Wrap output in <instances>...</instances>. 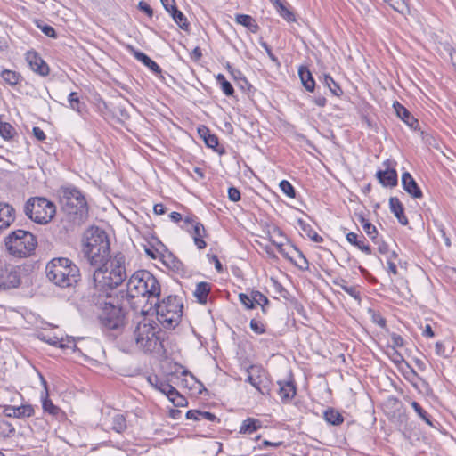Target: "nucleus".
<instances>
[{
    "instance_id": "864d4df0",
    "label": "nucleus",
    "mask_w": 456,
    "mask_h": 456,
    "mask_svg": "<svg viewBox=\"0 0 456 456\" xmlns=\"http://www.w3.org/2000/svg\"><path fill=\"white\" fill-rule=\"evenodd\" d=\"M373 243L378 246V251L381 255H387L389 253V246L387 242L380 240L378 236L372 240Z\"/></svg>"
},
{
    "instance_id": "37998d69",
    "label": "nucleus",
    "mask_w": 456,
    "mask_h": 456,
    "mask_svg": "<svg viewBox=\"0 0 456 456\" xmlns=\"http://www.w3.org/2000/svg\"><path fill=\"white\" fill-rule=\"evenodd\" d=\"M126 421L122 414H116L112 418V429L117 433H122L126 429Z\"/></svg>"
},
{
    "instance_id": "a878e982",
    "label": "nucleus",
    "mask_w": 456,
    "mask_h": 456,
    "mask_svg": "<svg viewBox=\"0 0 456 456\" xmlns=\"http://www.w3.org/2000/svg\"><path fill=\"white\" fill-rule=\"evenodd\" d=\"M262 427L261 420L255 418H247L240 427V434L251 435L256 432Z\"/></svg>"
},
{
    "instance_id": "7ed1b4c3",
    "label": "nucleus",
    "mask_w": 456,
    "mask_h": 456,
    "mask_svg": "<svg viewBox=\"0 0 456 456\" xmlns=\"http://www.w3.org/2000/svg\"><path fill=\"white\" fill-rule=\"evenodd\" d=\"M89 301L100 311L98 318L103 328L111 330H118L125 325L126 312L119 305L118 297L111 292H97L95 289L90 294Z\"/></svg>"
},
{
    "instance_id": "c9c22d12",
    "label": "nucleus",
    "mask_w": 456,
    "mask_h": 456,
    "mask_svg": "<svg viewBox=\"0 0 456 456\" xmlns=\"http://www.w3.org/2000/svg\"><path fill=\"white\" fill-rule=\"evenodd\" d=\"M273 5L275 6L278 13L287 21H295L296 18L294 13L289 11L280 0H272Z\"/></svg>"
},
{
    "instance_id": "09e8293b",
    "label": "nucleus",
    "mask_w": 456,
    "mask_h": 456,
    "mask_svg": "<svg viewBox=\"0 0 456 456\" xmlns=\"http://www.w3.org/2000/svg\"><path fill=\"white\" fill-rule=\"evenodd\" d=\"M395 11L403 13L408 10L406 0H388L387 2Z\"/></svg>"
},
{
    "instance_id": "58836bf2",
    "label": "nucleus",
    "mask_w": 456,
    "mask_h": 456,
    "mask_svg": "<svg viewBox=\"0 0 456 456\" xmlns=\"http://www.w3.org/2000/svg\"><path fill=\"white\" fill-rule=\"evenodd\" d=\"M323 83L324 85L330 89V93L333 95L340 96L343 94V90L340 87V86L334 81L331 76L330 75H324L323 77Z\"/></svg>"
},
{
    "instance_id": "603ef678",
    "label": "nucleus",
    "mask_w": 456,
    "mask_h": 456,
    "mask_svg": "<svg viewBox=\"0 0 456 456\" xmlns=\"http://www.w3.org/2000/svg\"><path fill=\"white\" fill-rule=\"evenodd\" d=\"M239 299L240 303L247 308V309H253L254 308V300L252 298V292L250 295H247L244 293H240L239 295Z\"/></svg>"
},
{
    "instance_id": "a19ab883",
    "label": "nucleus",
    "mask_w": 456,
    "mask_h": 456,
    "mask_svg": "<svg viewBox=\"0 0 456 456\" xmlns=\"http://www.w3.org/2000/svg\"><path fill=\"white\" fill-rule=\"evenodd\" d=\"M411 405L422 420H424L428 426L434 427L430 415L421 407L419 403L413 401L411 402Z\"/></svg>"
},
{
    "instance_id": "39448f33",
    "label": "nucleus",
    "mask_w": 456,
    "mask_h": 456,
    "mask_svg": "<svg viewBox=\"0 0 456 456\" xmlns=\"http://www.w3.org/2000/svg\"><path fill=\"white\" fill-rule=\"evenodd\" d=\"M45 274L50 282L61 289L76 286L81 277L78 266L67 257L50 260L45 266Z\"/></svg>"
},
{
    "instance_id": "a18cd8bd",
    "label": "nucleus",
    "mask_w": 456,
    "mask_h": 456,
    "mask_svg": "<svg viewBox=\"0 0 456 456\" xmlns=\"http://www.w3.org/2000/svg\"><path fill=\"white\" fill-rule=\"evenodd\" d=\"M340 288L347 293L349 296L354 297V299L360 301L361 300V295L360 291L355 286H348L346 282V281H342V283L339 284Z\"/></svg>"
},
{
    "instance_id": "69168bd1",
    "label": "nucleus",
    "mask_w": 456,
    "mask_h": 456,
    "mask_svg": "<svg viewBox=\"0 0 456 456\" xmlns=\"http://www.w3.org/2000/svg\"><path fill=\"white\" fill-rule=\"evenodd\" d=\"M436 353L437 355L443 356L444 358L449 356L445 352V346L444 343L440 341L436 343Z\"/></svg>"
},
{
    "instance_id": "052dcab7",
    "label": "nucleus",
    "mask_w": 456,
    "mask_h": 456,
    "mask_svg": "<svg viewBox=\"0 0 456 456\" xmlns=\"http://www.w3.org/2000/svg\"><path fill=\"white\" fill-rule=\"evenodd\" d=\"M260 45L265 50L268 57L273 61L278 62V58L273 53L270 45L264 40H260Z\"/></svg>"
},
{
    "instance_id": "774afa93",
    "label": "nucleus",
    "mask_w": 456,
    "mask_h": 456,
    "mask_svg": "<svg viewBox=\"0 0 456 456\" xmlns=\"http://www.w3.org/2000/svg\"><path fill=\"white\" fill-rule=\"evenodd\" d=\"M34 136L40 142L45 140L46 136L45 132L38 126H34L32 129Z\"/></svg>"
},
{
    "instance_id": "5701e85b",
    "label": "nucleus",
    "mask_w": 456,
    "mask_h": 456,
    "mask_svg": "<svg viewBox=\"0 0 456 456\" xmlns=\"http://www.w3.org/2000/svg\"><path fill=\"white\" fill-rule=\"evenodd\" d=\"M41 380L45 388V397L42 398V407H43L44 411L47 412L48 414H50L53 417H56V418L62 416L64 413L61 410V408L54 405L53 403V402L48 398V390H47V387H46L47 383L42 376H41Z\"/></svg>"
},
{
    "instance_id": "f3484780",
    "label": "nucleus",
    "mask_w": 456,
    "mask_h": 456,
    "mask_svg": "<svg viewBox=\"0 0 456 456\" xmlns=\"http://www.w3.org/2000/svg\"><path fill=\"white\" fill-rule=\"evenodd\" d=\"M4 413L9 418L22 419L31 417L34 414V408L30 404H23L20 406H6Z\"/></svg>"
},
{
    "instance_id": "4be33fe9",
    "label": "nucleus",
    "mask_w": 456,
    "mask_h": 456,
    "mask_svg": "<svg viewBox=\"0 0 456 456\" xmlns=\"http://www.w3.org/2000/svg\"><path fill=\"white\" fill-rule=\"evenodd\" d=\"M131 53H133L134 57L141 61L142 64H144L147 68H149L150 70H151L154 74L158 75L160 74L162 69L159 67V65L155 62L153 60H151L147 54H145L142 52L135 50L134 47L129 46Z\"/></svg>"
},
{
    "instance_id": "0eeeda50",
    "label": "nucleus",
    "mask_w": 456,
    "mask_h": 456,
    "mask_svg": "<svg viewBox=\"0 0 456 456\" xmlns=\"http://www.w3.org/2000/svg\"><path fill=\"white\" fill-rule=\"evenodd\" d=\"M82 252L91 265L102 264L110 253L107 233L97 227L87 230L84 237Z\"/></svg>"
},
{
    "instance_id": "bf43d9fd",
    "label": "nucleus",
    "mask_w": 456,
    "mask_h": 456,
    "mask_svg": "<svg viewBox=\"0 0 456 456\" xmlns=\"http://www.w3.org/2000/svg\"><path fill=\"white\" fill-rule=\"evenodd\" d=\"M294 249L297 252L298 257L301 261V264L297 265L296 264L301 270H306L308 269L309 263L306 259V257L304 256L302 251H300L297 248H294Z\"/></svg>"
},
{
    "instance_id": "f03ea898",
    "label": "nucleus",
    "mask_w": 456,
    "mask_h": 456,
    "mask_svg": "<svg viewBox=\"0 0 456 456\" xmlns=\"http://www.w3.org/2000/svg\"><path fill=\"white\" fill-rule=\"evenodd\" d=\"M94 273V289L97 292L108 290L110 292L114 288L122 284L126 279V256L118 252L113 257L109 256L102 263L95 265Z\"/></svg>"
},
{
    "instance_id": "9d476101",
    "label": "nucleus",
    "mask_w": 456,
    "mask_h": 456,
    "mask_svg": "<svg viewBox=\"0 0 456 456\" xmlns=\"http://www.w3.org/2000/svg\"><path fill=\"white\" fill-rule=\"evenodd\" d=\"M61 202L63 210L69 215H75L82 218L87 214L88 208L86 198L76 187L63 188Z\"/></svg>"
},
{
    "instance_id": "ddd939ff",
    "label": "nucleus",
    "mask_w": 456,
    "mask_h": 456,
    "mask_svg": "<svg viewBox=\"0 0 456 456\" xmlns=\"http://www.w3.org/2000/svg\"><path fill=\"white\" fill-rule=\"evenodd\" d=\"M26 61L29 68L37 74L45 77L49 74L50 69L47 63L39 56L37 52L28 51L26 53Z\"/></svg>"
},
{
    "instance_id": "680f3d73",
    "label": "nucleus",
    "mask_w": 456,
    "mask_h": 456,
    "mask_svg": "<svg viewBox=\"0 0 456 456\" xmlns=\"http://www.w3.org/2000/svg\"><path fill=\"white\" fill-rule=\"evenodd\" d=\"M208 257L209 262L213 263L215 265V268L216 269V271L218 273H223L224 268H223V265H222L220 260L218 259L217 256L208 255Z\"/></svg>"
},
{
    "instance_id": "e433bc0d",
    "label": "nucleus",
    "mask_w": 456,
    "mask_h": 456,
    "mask_svg": "<svg viewBox=\"0 0 456 456\" xmlns=\"http://www.w3.org/2000/svg\"><path fill=\"white\" fill-rule=\"evenodd\" d=\"M298 223V225L300 226V228L302 229V231L307 235V237H309L314 242H322L323 241V239L322 236H320L313 228L310 224H306L305 221H303L302 219H299L297 221Z\"/></svg>"
},
{
    "instance_id": "bb28decb",
    "label": "nucleus",
    "mask_w": 456,
    "mask_h": 456,
    "mask_svg": "<svg viewBox=\"0 0 456 456\" xmlns=\"http://www.w3.org/2000/svg\"><path fill=\"white\" fill-rule=\"evenodd\" d=\"M149 383L158 391L167 396L168 393L172 391L174 387L167 380L159 378L158 376H150L148 378Z\"/></svg>"
},
{
    "instance_id": "6ab92c4d",
    "label": "nucleus",
    "mask_w": 456,
    "mask_h": 456,
    "mask_svg": "<svg viewBox=\"0 0 456 456\" xmlns=\"http://www.w3.org/2000/svg\"><path fill=\"white\" fill-rule=\"evenodd\" d=\"M379 182L385 187H395L398 183L397 172L394 168L387 167L386 170H379L376 173Z\"/></svg>"
},
{
    "instance_id": "6e6d98bb",
    "label": "nucleus",
    "mask_w": 456,
    "mask_h": 456,
    "mask_svg": "<svg viewBox=\"0 0 456 456\" xmlns=\"http://www.w3.org/2000/svg\"><path fill=\"white\" fill-rule=\"evenodd\" d=\"M206 420L211 423H220V419L213 413L209 411H202L201 416H200V421Z\"/></svg>"
},
{
    "instance_id": "79ce46f5",
    "label": "nucleus",
    "mask_w": 456,
    "mask_h": 456,
    "mask_svg": "<svg viewBox=\"0 0 456 456\" xmlns=\"http://www.w3.org/2000/svg\"><path fill=\"white\" fill-rule=\"evenodd\" d=\"M175 406H185L187 404V400L184 396H183L175 387L172 388V391L168 393L167 396Z\"/></svg>"
},
{
    "instance_id": "423d86ee",
    "label": "nucleus",
    "mask_w": 456,
    "mask_h": 456,
    "mask_svg": "<svg viewBox=\"0 0 456 456\" xmlns=\"http://www.w3.org/2000/svg\"><path fill=\"white\" fill-rule=\"evenodd\" d=\"M183 299L178 296L169 295L164 297L161 300L157 297L154 302H151L147 309L152 311L157 316L158 322L166 330H173L181 322L183 315Z\"/></svg>"
},
{
    "instance_id": "8fccbe9b",
    "label": "nucleus",
    "mask_w": 456,
    "mask_h": 456,
    "mask_svg": "<svg viewBox=\"0 0 456 456\" xmlns=\"http://www.w3.org/2000/svg\"><path fill=\"white\" fill-rule=\"evenodd\" d=\"M249 326L253 332H255L257 335L264 334L266 331L265 324L256 318H253L250 321Z\"/></svg>"
},
{
    "instance_id": "6e6552de",
    "label": "nucleus",
    "mask_w": 456,
    "mask_h": 456,
    "mask_svg": "<svg viewBox=\"0 0 456 456\" xmlns=\"http://www.w3.org/2000/svg\"><path fill=\"white\" fill-rule=\"evenodd\" d=\"M4 244L10 255L18 258H26L34 254L37 240L30 232L19 229L5 237Z\"/></svg>"
},
{
    "instance_id": "a211bd4d",
    "label": "nucleus",
    "mask_w": 456,
    "mask_h": 456,
    "mask_svg": "<svg viewBox=\"0 0 456 456\" xmlns=\"http://www.w3.org/2000/svg\"><path fill=\"white\" fill-rule=\"evenodd\" d=\"M14 220V208L7 203L0 202V233L7 229Z\"/></svg>"
},
{
    "instance_id": "b1692460",
    "label": "nucleus",
    "mask_w": 456,
    "mask_h": 456,
    "mask_svg": "<svg viewBox=\"0 0 456 456\" xmlns=\"http://www.w3.org/2000/svg\"><path fill=\"white\" fill-rule=\"evenodd\" d=\"M389 208L401 224L406 225L408 224V218L404 215V208L398 198H390Z\"/></svg>"
},
{
    "instance_id": "412c9836",
    "label": "nucleus",
    "mask_w": 456,
    "mask_h": 456,
    "mask_svg": "<svg viewBox=\"0 0 456 456\" xmlns=\"http://www.w3.org/2000/svg\"><path fill=\"white\" fill-rule=\"evenodd\" d=\"M394 108L396 115L411 129L416 130L419 126V121L416 119L411 112L398 102L394 103Z\"/></svg>"
},
{
    "instance_id": "aec40b11",
    "label": "nucleus",
    "mask_w": 456,
    "mask_h": 456,
    "mask_svg": "<svg viewBox=\"0 0 456 456\" xmlns=\"http://www.w3.org/2000/svg\"><path fill=\"white\" fill-rule=\"evenodd\" d=\"M346 240L358 249L365 253L366 255H371L372 249L368 244L365 237L362 234H357L354 232H350L346 235Z\"/></svg>"
},
{
    "instance_id": "dca6fc26",
    "label": "nucleus",
    "mask_w": 456,
    "mask_h": 456,
    "mask_svg": "<svg viewBox=\"0 0 456 456\" xmlns=\"http://www.w3.org/2000/svg\"><path fill=\"white\" fill-rule=\"evenodd\" d=\"M277 383L279 386L278 395L282 403H288L295 397L297 388L292 379L287 381L279 380Z\"/></svg>"
},
{
    "instance_id": "0e129e2a",
    "label": "nucleus",
    "mask_w": 456,
    "mask_h": 456,
    "mask_svg": "<svg viewBox=\"0 0 456 456\" xmlns=\"http://www.w3.org/2000/svg\"><path fill=\"white\" fill-rule=\"evenodd\" d=\"M391 341L395 347H402L404 345V340L401 335L393 333L391 335Z\"/></svg>"
},
{
    "instance_id": "4468645a",
    "label": "nucleus",
    "mask_w": 456,
    "mask_h": 456,
    "mask_svg": "<svg viewBox=\"0 0 456 456\" xmlns=\"http://www.w3.org/2000/svg\"><path fill=\"white\" fill-rule=\"evenodd\" d=\"M161 260L167 268L171 269L181 276L183 277L188 274L186 266L172 252L167 251L166 253L162 254Z\"/></svg>"
},
{
    "instance_id": "393cba45",
    "label": "nucleus",
    "mask_w": 456,
    "mask_h": 456,
    "mask_svg": "<svg viewBox=\"0 0 456 456\" xmlns=\"http://www.w3.org/2000/svg\"><path fill=\"white\" fill-rule=\"evenodd\" d=\"M212 285L207 281H200L196 284L193 296L197 298V301L205 305L208 302V297L211 292Z\"/></svg>"
},
{
    "instance_id": "ea45409f",
    "label": "nucleus",
    "mask_w": 456,
    "mask_h": 456,
    "mask_svg": "<svg viewBox=\"0 0 456 456\" xmlns=\"http://www.w3.org/2000/svg\"><path fill=\"white\" fill-rule=\"evenodd\" d=\"M216 79L217 84L220 86L223 93L226 96H233V94H234L233 86L228 80H226L225 77L223 74H218L216 77Z\"/></svg>"
},
{
    "instance_id": "7c9ffc66",
    "label": "nucleus",
    "mask_w": 456,
    "mask_h": 456,
    "mask_svg": "<svg viewBox=\"0 0 456 456\" xmlns=\"http://www.w3.org/2000/svg\"><path fill=\"white\" fill-rule=\"evenodd\" d=\"M46 343L53 345V346H58L61 348H70L76 347V344L74 343V339L71 338H67L66 340L63 338L59 339L57 337H49L46 338L45 336H43L41 338Z\"/></svg>"
},
{
    "instance_id": "c03bdc74",
    "label": "nucleus",
    "mask_w": 456,
    "mask_h": 456,
    "mask_svg": "<svg viewBox=\"0 0 456 456\" xmlns=\"http://www.w3.org/2000/svg\"><path fill=\"white\" fill-rule=\"evenodd\" d=\"M15 428L7 421H3L0 424V437L8 438L14 435Z\"/></svg>"
},
{
    "instance_id": "c85d7f7f",
    "label": "nucleus",
    "mask_w": 456,
    "mask_h": 456,
    "mask_svg": "<svg viewBox=\"0 0 456 456\" xmlns=\"http://www.w3.org/2000/svg\"><path fill=\"white\" fill-rule=\"evenodd\" d=\"M298 76L304 87L309 92H314L315 87V81L310 70L305 67H300L298 69Z\"/></svg>"
},
{
    "instance_id": "de8ad7c7",
    "label": "nucleus",
    "mask_w": 456,
    "mask_h": 456,
    "mask_svg": "<svg viewBox=\"0 0 456 456\" xmlns=\"http://www.w3.org/2000/svg\"><path fill=\"white\" fill-rule=\"evenodd\" d=\"M246 381L248 382L251 386H253L262 395L265 394V387L262 386V380L260 376L254 377L249 373L246 379Z\"/></svg>"
},
{
    "instance_id": "5fc2aeb1",
    "label": "nucleus",
    "mask_w": 456,
    "mask_h": 456,
    "mask_svg": "<svg viewBox=\"0 0 456 456\" xmlns=\"http://www.w3.org/2000/svg\"><path fill=\"white\" fill-rule=\"evenodd\" d=\"M37 28H39L45 36L52 38L57 37L56 31L52 26L47 24H40L39 22H37Z\"/></svg>"
},
{
    "instance_id": "9b49d317",
    "label": "nucleus",
    "mask_w": 456,
    "mask_h": 456,
    "mask_svg": "<svg viewBox=\"0 0 456 456\" xmlns=\"http://www.w3.org/2000/svg\"><path fill=\"white\" fill-rule=\"evenodd\" d=\"M197 219V216L194 215L187 216L183 219V224L181 225V227L192 236L197 248L202 249L207 246L203 240L205 235V228L202 224L198 222Z\"/></svg>"
},
{
    "instance_id": "13d9d810",
    "label": "nucleus",
    "mask_w": 456,
    "mask_h": 456,
    "mask_svg": "<svg viewBox=\"0 0 456 456\" xmlns=\"http://www.w3.org/2000/svg\"><path fill=\"white\" fill-rule=\"evenodd\" d=\"M228 198L231 201L237 202L240 200V192L235 187H230L228 189Z\"/></svg>"
},
{
    "instance_id": "c756f323",
    "label": "nucleus",
    "mask_w": 456,
    "mask_h": 456,
    "mask_svg": "<svg viewBox=\"0 0 456 456\" xmlns=\"http://www.w3.org/2000/svg\"><path fill=\"white\" fill-rule=\"evenodd\" d=\"M324 419L332 426H340L344 422L343 415L334 408H328L323 412Z\"/></svg>"
},
{
    "instance_id": "20e7f679",
    "label": "nucleus",
    "mask_w": 456,
    "mask_h": 456,
    "mask_svg": "<svg viewBox=\"0 0 456 456\" xmlns=\"http://www.w3.org/2000/svg\"><path fill=\"white\" fill-rule=\"evenodd\" d=\"M161 329L149 314V310L142 309L140 320L136 322L134 339L137 347L144 353H164Z\"/></svg>"
},
{
    "instance_id": "72a5a7b5",
    "label": "nucleus",
    "mask_w": 456,
    "mask_h": 456,
    "mask_svg": "<svg viewBox=\"0 0 456 456\" xmlns=\"http://www.w3.org/2000/svg\"><path fill=\"white\" fill-rule=\"evenodd\" d=\"M0 77L6 84L10 85L11 86H15L21 80L20 74L11 69H3L1 71Z\"/></svg>"
},
{
    "instance_id": "4c0bfd02",
    "label": "nucleus",
    "mask_w": 456,
    "mask_h": 456,
    "mask_svg": "<svg viewBox=\"0 0 456 456\" xmlns=\"http://www.w3.org/2000/svg\"><path fill=\"white\" fill-rule=\"evenodd\" d=\"M252 298L254 300V307L258 305L262 308L264 314L267 313V306L270 304L269 299L258 290H252Z\"/></svg>"
},
{
    "instance_id": "473e14b6",
    "label": "nucleus",
    "mask_w": 456,
    "mask_h": 456,
    "mask_svg": "<svg viewBox=\"0 0 456 456\" xmlns=\"http://www.w3.org/2000/svg\"><path fill=\"white\" fill-rule=\"evenodd\" d=\"M358 221L361 224L364 232L370 237L372 240L376 239L379 235V232L375 225H373L368 219H366L362 215L358 216Z\"/></svg>"
},
{
    "instance_id": "f704fd0d",
    "label": "nucleus",
    "mask_w": 456,
    "mask_h": 456,
    "mask_svg": "<svg viewBox=\"0 0 456 456\" xmlns=\"http://www.w3.org/2000/svg\"><path fill=\"white\" fill-rule=\"evenodd\" d=\"M68 101L69 103V107L77 113L82 115L86 110V105L84 102L80 101L77 93L71 92L69 94Z\"/></svg>"
},
{
    "instance_id": "f8f14e48",
    "label": "nucleus",
    "mask_w": 456,
    "mask_h": 456,
    "mask_svg": "<svg viewBox=\"0 0 456 456\" xmlns=\"http://www.w3.org/2000/svg\"><path fill=\"white\" fill-rule=\"evenodd\" d=\"M20 274L18 266L2 265L0 266V289L6 290L20 285Z\"/></svg>"
},
{
    "instance_id": "49530a36",
    "label": "nucleus",
    "mask_w": 456,
    "mask_h": 456,
    "mask_svg": "<svg viewBox=\"0 0 456 456\" xmlns=\"http://www.w3.org/2000/svg\"><path fill=\"white\" fill-rule=\"evenodd\" d=\"M281 191L286 194L288 197L294 199L296 197V191L293 185L287 180L281 181L279 184Z\"/></svg>"
},
{
    "instance_id": "2eb2a0df",
    "label": "nucleus",
    "mask_w": 456,
    "mask_h": 456,
    "mask_svg": "<svg viewBox=\"0 0 456 456\" xmlns=\"http://www.w3.org/2000/svg\"><path fill=\"white\" fill-rule=\"evenodd\" d=\"M402 185L403 190L413 199H421L423 197L422 191L409 172L402 175Z\"/></svg>"
},
{
    "instance_id": "cd10ccee",
    "label": "nucleus",
    "mask_w": 456,
    "mask_h": 456,
    "mask_svg": "<svg viewBox=\"0 0 456 456\" xmlns=\"http://www.w3.org/2000/svg\"><path fill=\"white\" fill-rule=\"evenodd\" d=\"M235 20L238 24L247 28L250 32L256 33L259 30V26L255 19L248 14H237Z\"/></svg>"
},
{
    "instance_id": "3c124183",
    "label": "nucleus",
    "mask_w": 456,
    "mask_h": 456,
    "mask_svg": "<svg viewBox=\"0 0 456 456\" xmlns=\"http://www.w3.org/2000/svg\"><path fill=\"white\" fill-rule=\"evenodd\" d=\"M206 145L208 148L214 149L216 152L223 153L224 150L220 151L218 147V138L214 134H207V141L205 142Z\"/></svg>"
},
{
    "instance_id": "2f4dec72",
    "label": "nucleus",
    "mask_w": 456,
    "mask_h": 456,
    "mask_svg": "<svg viewBox=\"0 0 456 456\" xmlns=\"http://www.w3.org/2000/svg\"><path fill=\"white\" fill-rule=\"evenodd\" d=\"M172 16L174 21L180 27L181 29L184 31H188L189 29V23L187 20V18L184 16V14L179 11L176 6L173 8V10H170L167 12Z\"/></svg>"
},
{
    "instance_id": "338daca9",
    "label": "nucleus",
    "mask_w": 456,
    "mask_h": 456,
    "mask_svg": "<svg viewBox=\"0 0 456 456\" xmlns=\"http://www.w3.org/2000/svg\"><path fill=\"white\" fill-rule=\"evenodd\" d=\"M185 416L188 419H193L195 421H200V416H201V411L190 410L186 412Z\"/></svg>"
},
{
    "instance_id": "4d7b16f0",
    "label": "nucleus",
    "mask_w": 456,
    "mask_h": 456,
    "mask_svg": "<svg viewBox=\"0 0 456 456\" xmlns=\"http://www.w3.org/2000/svg\"><path fill=\"white\" fill-rule=\"evenodd\" d=\"M138 9L143 12L148 17L153 16V9L144 1H140L138 4Z\"/></svg>"
},
{
    "instance_id": "1a4fd4ad",
    "label": "nucleus",
    "mask_w": 456,
    "mask_h": 456,
    "mask_svg": "<svg viewBox=\"0 0 456 456\" xmlns=\"http://www.w3.org/2000/svg\"><path fill=\"white\" fill-rule=\"evenodd\" d=\"M24 212L35 223L46 224L53 218L56 207L45 198L35 197L26 202Z\"/></svg>"
},
{
    "instance_id": "f257e3e1",
    "label": "nucleus",
    "mask_w": 456,
    "mask_h": 456,
    "mask_svg": "<svg viewBox=\"0 0 456 456\" xmlns=\"http://www.w3.org/2000/svg\"><path fill=\"white\" fill-rule=\"evenodd\" d=\"M119 293L123 301H126L133 309H136L137 304L142 300H146V303L151 305V302H154L160 297L161 287L151 273L147 270H138L128 279L126 290Z\"/></svg>"
},
{
    "instance_id": "e2e57ef3",
    "label": "nucleus",
    "mask_w": 456,
    "mask_h": 456,
    "mask_svg": "<svg viewBox=\"0 0 456 456\" xmlns=\"http://www.w3.org/2000/svg\"><path fill=\"white\" fill-rule=\"evenodd\" d=\"M406 364H407V367H408L409 370L404 374V377L410 382L413 383L414 379H419V374L408 363H406Z\"/></svg>"
}]
</instances>
